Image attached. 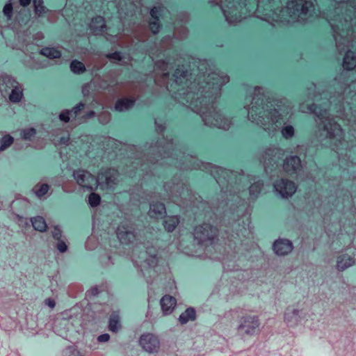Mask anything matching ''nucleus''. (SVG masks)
I'll use <instances>...</instances> for the list:
<instances>
[{
  "label": "nucleus",
  "mask_w": 356,
  "mask_h": 356,
  "mask_svg": "<svg viewBox=\"0 0 356 356\" xmlns=\"http://www.w3.org/2000/svg\"><path fill=\"white\" fill-rule=\"evenodd\" d=\"M7 95L12 103H19L23 97L22 86L19 83L17 86L12 88Z\"/></svg>",
  "instance_id": "obj_27"
},
{
  "label": "nucleus",
  "mask_w": 356,
  "mask_h": 356,
  "mask_svg": "<svg viewBox=\"0 0 356 356\" xmlns=\"http://www.w3.org/2000/svg\"><path fill=\"white\" fill-rule=\"evenodd\" d=\"M72 118L71 116V112L69 109H64L63 110L60 114L58 115V119L65 123H67L70 121V119Z\"/></svg>",
  "instance_id": "obj_41"
},
{
  "label": "nucleus",
  "mask_w": 356,
  "mask_h": 356,
  "mask_svg": "<svg viewBox=\"0 0 356 356\" xmlns=\"http://www.w3.org/2000/svg\"><path fill=\"white\" fill-rule=\"evenodd\" d=\"M162 11L163 7L161 6H154L151 9L150 15L153 20L149 22V29L154 34L159 31L160 24L159 23V16Z\"/></svg>",
  "instance_id": "obj_22"
},
{
  "label": "nucleus",
  "mask_w": 356,
  "mask_h": 356,
  "mask_svg": "<svg viewBox=\"0 0 356 356\" xmlns=\"http://www.w3.org/2000/svg\"><path fill=\"white\" fill-rule=\"evenodd\" d=\"M135 102L134 99H119L115 104V109L119 112L127 111L134 106Z\"/></svg>",
  "instance_id": "obj_25"
},
{
  "label": "nucleus",
  "mask_w": 356,
  "mask_h": 356,
  "mask_svg": "<svg viewBox=\"0 0 356 356\" xmlns=\"http://www.w3.org/2000/svg\"><path fill=\"white\" fill-rule=\"evenodd\" d=\"M73 177L76 183L83 188L94 191L97 188L96 177L84 170H74Z\"/></svg>",
  "instance_id": "obj_12"
},
{
  "label": "nucleus",
  "mask_w": 356,
  "mask_h": 356,
  "mask_svg": "<svg viewBox=\"0 0 356 356\" xmlns=\"http://www.w3.org/2000/svg\"><path fill=\"white\" fill-rule=\"evenodd\" d=\"M179 223V218L177 216H167L163 220V226L168 232H172Z\"/></svg>",
  "instance_id": "obj_28"
},
{
  "label": "nucleus",
  "mask_w": 356,
  "mask_h": 356,
  "mask_svg": "<svg viewBox=\"0 0 356 356\" xmlns=\"http://www.w3.org/2000/svg\"><path fill=\"white\" fill-rule=\"evenodd\" d=\"M19 2L22 6L26 7L31 3V0H19Z\"/></svg>",
  "instance_id": "obj_52"
},
{
  "label": "nucleus",
  "mask_w": 356,
  "mask_h": 356,
  "mask_svg": "<svg viewBox=\"0 0 356 356\" xmlns=\"http://www.w3.org/2000/svg\"><path fill=\"white\" fill-rule=\"evenodd\" d=\"M119 176L115 168L102 169L96 177L97 187L102 190L113 189L119 182Z\"/></svg>",
  "instance_id": "obj_9"
},
{
  "label": "nucleus",
  "mask_w": 356,
  "mask_h": 356,
  "mask_svg": "<svg viewBox=\"0 0 356 356\" xmlns=\"http://www.w3.org/2000/svg\"><path fill=\"white\" fill-rule=\"evenodd\" d=\"M107 58L110 60L115 61H120L122 59L123 56L121 52L115 51L111 54H108Z\"/></svg>",
  "instance_id": "obj_44"
},
{
  "label": "nucleus",
  "mask_w": 356,
  "mask_h": 356,
  "mask_svg": "<svg viewBox=\"0 0 356 356\" xmlns=\"http://www.w3.org/2000/svg\"><path fill=\"white\" fill-rule=\"evenodd\" d=\"M264 0H210L211 3L218 5L223 13L226 21L229 24H236L246 18L257 7V16L271 24L275 22L307 23L311 22L315 14V8L312 0H291L286 7L279 12L270 10L269 13L259 16L258 13L262 8Z\"/></svg>",
  "instance_id": "obj_4"
},
{
  "label": "nucleus",
  "mask_w": 356,
  "mask_h": 356,
  "mask_svg": "<svg viewBox=\"0 0 356 356\" xmlns=\"http://www.w3.org/2000/svg\"><path fill=\"white\" fill-rule=\"evenodd\" d=\"M116 234L120 241L124 244L132 243L136 240L135 228L127 222L121 223L118 226Z\"/></svg>",
  "instance_id": "obj_14"
},
{
  "label": "nucleus",
  "mask_w": 356,
  "mask_h": 356,
  "mask_svg": "<svg viewBox=\"0 0 356 356\" xmlns=\"http://www.w3.org/2000/svg\"><path fill=\"white\" fill-rule=\"evenodd\" d=\"M109 330L113 332H118L121 328V325L120 323V318L117 314H112L109 318V324H108Z\"/></svg>",
  "instance_id": "obj_31"
},
{
  "label": "nucleus",
  "mask_w": 356,
  "mask_h": 356,
  "mask_svg": "<svg viewBox=\"0 0 356 356\" xmlns=\"http://www.w3.org/2000/svg\"><path fill=\"white\" fill-rule=\"evenodd\" d=\"M92 293L93 295H97L98 293V289L97 288H93L91 289Z\"/></svg>",
  "instance_id": "obj_56"
},
{
  "label": "nucleus",
  "mask_w": 356,
  "mask_h": 356,
  "mask_svg": "<svg viewBox=\"0 0 356 356\" xmlns=\"http://www.w3.org/2000/svg\"><path fill=\"white\" fill-rule=\"evenodd\" d=\"M56 241L57 242L56 243L55 246L57 248V250L61 253L65 252L67 250V245L66 244L65 238H63Z\"/></svg>",
  "instance_id": "obj_42"
},
{
  "label": "nucleus",
  "mask_w": 356,
  "mask_h": 356,
  "mask_svg": "<svg viewBox=\"0 0 356 356\" xmlns=\"http://www.w3.org/2000/svg\"><path fill=\"white\" fill-rule=\"evenodd\" d=\"M164 191L166 196L174 202H178L180 197L183 200H191V191L186 183L178 177H174L171 181L165 183Z\"/></svg>",
  "instance_id": "obj_6"
},
{
  "label": "nucleus",
  "mask_w": 356,
  "mask_h": 356,
  "mask_svg": "<svg viewBox=\"0 0 356 356\" xmlns=\"http://www.w3.org/2000/svg\"><path fill=\"white\" fill-rule=\"evenodd\" d=\"M240 213H241V211H239L238 207H237L236 209H234V212H233V213H232V214H233V216H234L233 219H234V220H236V217H237V218H238V217L239 216Z\"/></svg>",
  "instance_id": "obj_54"
},
{
  "label": "nucleus",
  "mask_w": 356,
  "mask_h": 356,
  "mask_svg": "<svg viewBox=\"0 0 356 356\" xmlns=\"http://www.w3.org/2000/svg\"><path fill=\"white\" fill-rule=\"evenodd\" d=\"M19 83L11 75L1 74L0 75V92L3 96H7L10 90L17 86Z\"/></svg>",
  "instance_id": "obj_18"
},
{
  "label": "nucleus",
  "mask_w": 356,
  "mask_h": 356,
  "mask_svg": "<svg viewBox=\"0 0 356 356\" xmlns=\"http://www.w3.org/2000/svg\"><path fill=\"white\" fill-rule=\"evenodd\" d=\"M86 104L83 102H79L76 105H75L71 110V116L72 119H75L78 117L81 112L83 111Z\"/></svg>",
  "instance_id": "obj_38"
},
{
  "label": "nucleus",
  "mask_w": 356,
  "mask_h": 356,
  "mask_svg": "<svg viewBox=\"0 0 356 356\" xmlns=\"http://www.w3.org/2000/svg\"><path fill=\"white\" fill-rule=\"evenodd\" d=\"M40 54L50 59L58 58L61 56V52L54 47H44L40 51Z\"/></svg>",
  "instance_id": "obj_29"
},
{
  "label": "nucleus",
  "mask_w": 356,
  "mask_h": 356,
  "mask_svg": "<svg viewBox=\"0 0 356 356\" xmlns=\"http://www.w3.org/2000/svg\"><path fill=\"white\" fill-rule=\"evenodd\" d=\"M101 197L95 193H91L88 196V204L91 207H96L100 203Z\"/></svg>",
  "instance_id": "obj_39"
},
{
  "label": "nucleus",
  "mask_w": 356,
  "mask_h": 356,
  "mask_svg": "<svg viewBox=\"0 0 356 356\" xmlns=\"http://www.w3.org/2000/svg\"><path fill=\"white\" fill-rule=\"evenodd\" d=\"M199 74L193 81L188 79V72L184 66L176 69L173 76L179 88L175 98L194 113H198L204 125L228 130L233 124L232 118L214 105L220 96L221 88L229 77L206 60L200 61Z\"/></svg>",
  "instance_id": "obj_2"
},
{
  "label": "nucleus",
  "mask_w": 356,
  "mask_h": 356,
  "mask_svg": "<svg viewBox=\"0 0 356 356\" xmlns=\"http://www.w3.org/2000/svg\"><path fill=\"white\" fill-rule=\"evenodd\" d=\"M163 76H168V72H164L163 73Z\"/></svg>",
  "instance_id": "obj_59"
},
{
  "label": "nucleus",
  "mask_w": 356,
  "mask_h": 356,
  "mask_svg": "<svg viewBox=\"0 0 356 356\" xmlns=\"http://www.w3.org/2000/svg\"><path fill=\"white\" fill-rule=\"evenodd\" d=\"M155 124L158 132H162L165 129V126L162 124H159L157 120L155 121Z\"/></svg>",
  "instance_id": "obj_50"
},
{
  "label": "nucleus",
  "mask_w": 356,
  "mask_h": 356,
  "mask_svg": "<svg viewBox=\"0 0 356 356\" xmlns=\"http://www.w3.org/2000/svg\"><path fill=\"white\" fill-rule=\"evenodd\" d=\"M34 12L38 16H41L46 12V8L44 6L43 0H33Z\"/></svg>",
  "instance_id": "obj_37"
},
{
  "label": "nucleus",
  "mask_w": 356,
  "mask_h": 356,
  "mask_svg": "<svg viewBox=\"0 0 356 356\" xmlns=\"http://www.w3.org/2000/svg\"><path fill=\"white\" fill-rule=\"evenodd\" d=\"M158 250L154 246H148L138 253L136 250L133 254V261L140 266L154 267L158 263Z\"/></svg>",
  "instance_id": "obj_10"
},
{
  "label": "nucleus",
  "mask_w": 356,
  "mask_h": 356,
  "mask_svg": "<svg viewBox=\"0 0 356 356\" xmlns=\"http://www.w3.org/2000/svg\"><path fill=\"white\" fill-rule=\"evenodd\" d=\"M142 155L137 158L139 160L135 162L136 165L140 163V168L137 170L141 172L151 171L149 163L154 165H173L181 169H200L203 171L209 172L213 177L219 186L221 192L226 195H232L243 190L245 186L243 183L248 178L236 172L214 165L211 163H204L199 161L196 157L186 154L177 148L172 138L162 137L156 141L147 143L143 148Z\"/></svg>",
  "instance_id": "obj_3"
},
{
  "label": "nucleus",
  "mask_w": 356,
  "mask_h": 356,
  "mask_svg": "<svg viewBox=\"0 0 356 356\" xmlns=\"http://www.w3.org/2000/svg\"><path fill=\"white\" fill-rule=\"evenodd\" d=\"M105 259L108 261H109L111 259V257L110 256H106L105 257ZM104 258H102V262L105 263L106 264V261H104Z\"/></svg>",
  "instance_id": "obj_57"
},
{
  "label": "nucleus",
  "mask_w": 356,
  "mask_h": 356,
  "mask_svg": "<svg viewBox=\"0 0 356 356\" xmlns=\"http://www.w3.org/2000/svg\"><path fill=\"white\" fill-rule=\"evenodd\" d=\"M82 92L84 96H86L88 95L89 93V90L88 89V87L87 86H83V89H82Z\"/></svg>",
  "instance_id": "obj_55"
},
{
  "label": "nucleus",
  "mask_w": 356,
  "mask_h": 356,
  "mask_svg": "<svg viewBox=\"0 0 356 356\" xmlns=\"http://www.w3.org/2000/svg\"><path fill=\"white\" fill-rule=\"evenodd\" d=\"M170 40V36L164 38V41Z\"/></svg>",
  "instance_id": "obj_58"
},
{
  "label": "nucleus",
  "mask_w": 356,
  "mask_h": 356,
  "mask_svg": "<svg viewBox=\"0 0 356 356\" xmlns=\"http://www.w3.org/2000/svg\"><path fill=\"white\" fill-rule=\"evenodd\" d=\"M36 135V130L35 128L24 129L21 131V137L25 140H31Z\"/></svg>",
  "instance_id": "obj_36"
},
{
  "label": "nucleus",
  "mask_w": 356,
  "mask_h": 356,
  "mask_svg": "<svg viewBox=\"0 0 356 356\" xmlns=\"http://www.w3.org/2000/svg\"><path fill=\"white\" fill-rule=\"evenodd\" d=\"M95 115V111H89L88 113H87L84 115V118H85L86 119H90V118H93Z\"/></svg>",
  "instance_id": "obj_53"
},
{
  "label": "nucleus",
  "mask_w": 356,
  "mask_h": 356,
  "mask_svg": "<svg viewBox=\"0 0 356 356\" xmlns=\"http://www.w3.org/2000/svg\"><path fill=\"white\" fill-rule=\"evenodd\" d=\"M70 140V137L67 136H63L61 137L59 140L58 145H67Z\"/></svg>",
  "instance_id": "obj_49"
},
{
  "label": "nucleus",
  "mask_w": 356,
  "mask_h": 356,
  "mask_svg": "<svg viewBox=\"0 0 356 356\" xmlns=\"http://www.w3.org/2000/svg\"><path fill=\"white\" fill-rule=\"evenodd\" d=\"M184 35L186 34V29H184Z\"/></svg>",
  "instance_id": "obj_60"
},
{
  "label": "nucleus",
  "mask_w": 356,
  "mask_h": 356,
  "mask_svg": "<svg viewBox=\"0 0 356 356\" xmlns=\"http://www.w3.org/2000/svg\"><path fill=\"white\" fill-rule=\"evenodd\" d=\"M273 186L277 194L282 198L291 197L297 189L295 183L287 179L277 180L274 183Z\"/></svg>",
  "instance_id": "obj_13"
},
{
  "label": "nucleus",
  "mask_w": 356,
  "mask_h": 356,
  "mask_svg": "<svg viewBox=\"0 0 356 356\" xmlns=\"http://www.w3.org/2000/svg\"><path fill=\"white\" fill-rule=\"evenodd\" d=\"M218 229L209 223L196 226L194 229V239L200 245H209L213 243L218 236Z\"/></svg>",
  "instance_id": "obj_8"
},
{
  "label": "nucleus",
  "mask_w": 356,
  "mask_h": 356,
  "mask_svg": "<svg viewBox=\"0 0 356 356\" xmlns=\"http://www.w3.org/2000/svg\"><path fill=\"white\" fill-rule=\"evenodd\" d=\"M248 92L250 95L245 97L244 106L248 120L269 134L279 129L285 140L292 139L295 129L287 124V116L291 111L289 102L285 99L273 102L268 92L261 87H254Z\"/></svg>",
  "instance_id": "obj_5"
},
{
  "label": "nucleus",
  "mask_w": 356,
  "mask_h": 356,
  "mask_svg": "<svg viewBox=\"0 0 356 356\" xmlns=\"http://www.w3.org/2000/svg\"><path fill=\"white\" fill-rule=\"evenodd\" d=\"M33 228L40 232L46 231L47 225L45 220L41 216H37L31 219Z\"/></svg>",
  "instance_id": "obj_30"
},
{
  "label": "nucleus",
  "mask_w": 356,
  "mask_h": 356,
  "mask_svg": "<svg viewBox=\"0 0 356 356\" xmlns=\"http://www.w3.org/2000/svg\"><path fill=\"white\" fill-rule=\"evenodd\" d=\"M110 339V336L108 334H100L98 337H97V341L98 342H100V343H104V342H107Z\"/></svg>",
  "instance_id": "obj_47"
},
{
  "label": "nucleus",
  "mask_w": 356,
  "mask_h": 356,
  "mask_svg": "<svg viewBox=\"0 0 356 356\" xmlns=\"http://www.w3.org/2000/svg\"><path fill=\"white\" fill-rule=\"evenodd\" d=\"M3 13L8 20H10L13 17V7L10 1L5 4L3 8Z\"/></svg>",
  "instance_id": "obj_40"
},
{
  "label": "nucleus",
  "mask_w": 356,
  "mask_h": 356,
  "mask_svg": "<svg viewBox=\"0 0 356 356\" xmlns=\"http://www.w3.org/2000/svg\"><path fill=\"white\" fill-rule=\"evenodd\" d=\"M14 141L13 137L10 135H6L0 140V152L4 151L9 147Z\"/></svg>",
  "instance_id": "obj_35"
},
{
  "label": "nucleus",
  "mask_w": 356,
  "mask_h": 356,
  "mask_svg": "<svg viewBox=\"0 0 356 356\" xmlns=\"http://www.w3.org/2000/svg\"><path fill=\"white\" fill-rule=\"evenodd\" d=\"M161 307L164 315L170 314L177 303L176 299L171 296H164L161 300Z\"/></svg>",
  "instance_id": "obj_23"
},
{
  "label": "nucleus",
  "mask_w": 356,
  "mask_h": 356,
  "mask_svg": "<svg viewBox=\"0 0 356 356\" xmlns=\"http://www.w3.org/2000/svg\"><path fill=\"white\" fill-rule=\"evenodd\" d=\"M139 343L146 352L156 353L160 347V341L157 336L152 333H145L140 336Z\"/></svg>",
  "instance_id": "obj_15"
},
{
  "label": "nucleus",
  "mask_w": 356,
  "mask_h": 356,
  "mask_svg": "<svg viewBox=\"0 0 356 356\" xmlns=\"http://www.w3.org/2000/svg\"><path fill=\"white\" fill-rule=\"evenodd\" d=\"M284 154V150L275 145L269 146L264 150L261 156V162L267 173H271L278 167Z\"/></svg>",
  "instance_id": "obj_7"
},
{
  "label": "nucleus",
  "mask_w": 356,
  "mask_h": 356,
  "mask_svg": "<svg viewBox=\"0 0 356 356\" xmlns=\"http://www.w3.org/2000/svg\"><path fill=\"white\" fill-rule=\"evenodd\" d=\"M260 323L256 316H245L241 318L237 330L241 334H254L259 330Z\"/></svg>",
  "instance_id": "obj_11"
},
{
  "label": "nucleus",
  "mask_w": 356,
  "mask_h": 356,
  "mask_svg": "<svg viewBox=\"0 0 356 356\" xmlns=\"http://www.w3.org/2000/svg\"><path fill=\"white\" fill-rule=\"evenodd\" d=\"M302 312L298 309H287L284 314V321L289 326H296L301 320Z\"/></svg>",
  "instance_id": "obj_20"
},
{
  "label": "nucleus",
  "mask_w": 356,
  "mask_h": 356,
  "mask_svg": "<svg viewBox=\"0 0 356 356\" xmlns=\"http://www.w3.org/2000/svg\"><path fill=\"white\" fill-rule=\"evenodd\" d=\"M90 29L95 35L102 34L106 29L104 19L101 16L92 18L90 24Z\"/></svg>",
  "instance_id": "obj_21"
},
{
  "label": "nucleus",
  "mask_w": 356,
  "mask_h": 356,
  "mask_svg": "<svg viewBox=\"0 0 356 356\" xmlns=\"http://www.w3.org/2000/svg\"><path fill=\"white\" fill-rule=\"evenodd\" d=\"M195 319L196 312L193 307L187 308L179 317V321L181 325L186 324L188 322L193 321Z\"/></svg>",
  "instance_id": "obj_26"
},
{
  "label": "nucleus",
  "mask_w": 356,
  "mask_h": 356,
  "mask_svg": "<svg viewBox=\"0 0 356 356\" xmlns=\"http://www.w3.org/2000/svg\"><path fill=\"white\" fill-rule=\"evenodd\" d=\"M165 212V207L163 203L152 202L150 204L148 214L151 218H162Z\"/></svg>",
  "instance_id": "obj_24"
},
{
  "label": "nucleus",
  "mask_w": 356,
  "mask_h": 356,
  "mask_svg": "<svg viewBox=\"0 0 356 356\" xmlns=\"http://www.w3.org/2000/svg\"><path fill=\"white\" fill-rule=\"evenodd\" d=\"M339 2L327 21L332 31L336 47L339 53L346 51L343 58V70L332 81L327 92L315 95L318 102L323 97L325 102L308 106L314 113L317 136L320 140H329L333 145L340 161L355 163L356 147L343 140V131L327 109L335 112L338 117L344 118L356 123V52L349 49L356 48V0H334ZM356 163V162H355Z\"/></svg>",
  "instance_id": "obj_1"
},
{
  "label": "nucleus",
  "mask_w": 356,
  "mask_h": 356,
  "mask_svg": "<svg viewBox=\"0 0 356 356\" xmlns=\"http://www.w3.org/2000/svg\"><path fill=\"white\" fill-rule=\"evenodd\" d=\"M273 248L277 255L284 256L291 252L293 245L290 240L279 238L274 242Z\"/></svg>",
  "instance_id": "obj_17"
},
{
  "label": "nucleus",
  "mask_w": 356,
  "mask_h": 356,
  "mask_svg": "<svg viewBox=\"0 0 356 356\" xmlns=\"http://www.w3.org/2000/svg\"><path fill=\"white\" fill-rule=\"evenodd\" d=\"M99 120L100 123H102L103 124H107L110 120L109 114L107 113H102L101 115H99Z\"/></svg>",
  "instance_id": "obj_46"
},
{
  "label": "nucleus",
  "mask_w": 356,
  "mask_h": 356,
  "mask_svg": "<svg viewBox=\"0 0 356 356\" xmlns=\"http://www.w3.org/2000/svg\"><path fill=\"white\" fill-rule=\"evenodd\" d=\"M51 234H52L53 238L56 241H58V240L63 238V235H62V231L59 228L58 226H54V229H53V230L51 232Z\"/></svg>",
  "instance_id": "obj_43"
},
{
  "label": "nucleus",
  "mask_w": 356,
  "mask_h": 356,
  "mask_svg": "<svg viewBox=\"0 0 356 356\" xmlns=\"http://www.w3.org/2000/svg\"><path fill=\"white\" fill-rule=\"evenodd\" d=\"M67 351L69 353H72V355H74V356H81L80 355V353L77 350H76L75 348H74L72 347L67 348Z\"/></svg>",
  "instance_id": "obj_51"
},
{
  "label": "nucleus",
  "mask_w": 356,
  "mask_h": 356,
  "mask_svg": "<svg viewBox=\"0 0 356 356\" xmlns=\"http://www.w3.org/2000/svg\"><path fill=\"white\" fill-rule=\"evenodd\" d=\"M44 303L46 305H47L51 309H53L55 307L56 302L52 298H47L44 300Z\"/></svg>",
  "instance_id": "obj_48"
},
{
  "label": "nucleus",
  "mask_w": 356,
  "mask_h": 356,
  "mask_svg": "<svg viewBox=\"0 0 356 356\" xmlns=\"http://www.w3.org/2000/svg\"><path fill=\"white\" fill-rule=\"evenodd\" d=\"M70 70L73 73L77 74H83L86 70L84 64L76 60H74L71 62Z\"/></svg>",
  "instance_id": "obj_34"
},
{
  "label": "nucleus",
  "mask_w": 356,
  "mask_h": 356,
  "mask_svg": "<svg viewBox=\"0 0 356 356\" xmlns=\"http://www.w3.org/2000/svg\"><path fill=\"white\" fill-rule=\"evenodd\" d=\"M282 168L284 172L290 175H297L302 170V162L298 156H289L283 161Z\"/></svg>",
  "instance_id": "obj_16"
},
{
  "label": "nucleus",
  "mask_w": 356,
  "mask_h": 356,
  "mask_svg": "<svg viewBox=\"0 0 356 356\" xmlns=\"http://www.w3.org/2000/svg\"><path fill=\"white\" fill-rule=\"evenodd\" d=\"M168 67V63L165 62V60H158L156 63V67L157 69H161L163 72L166 71Z\"/></svg>",
  "instance_id": "obj_45"
},
{
  "label": "nucleus",
  "mask_w": 356,
  "mask_h": 356,
  "mask_svg": "<svg viewBox=\"0 0 356 356\" xmlns=\"http://www.w3.org/2000/svg\"><path fill=\"white\" fill-rule=\"evenodd\" d=\"M49 190V186L47 184H38L34 186L33 191L35 195L41 198L45 195Z\"/></svg>",
  "instance_id": "obj_32"
},
{
  "label": "nucleus",
  "mask_w": 356,
  "mask_h": 356,
  "mask_svg": "<svg viewBox=\"0 0 356 356\" xmlns=\"http://www.w3.org/2000/svg\"><path fill=\"white\" fill-rule=\"evenodd\" d=\"M264 186V183L260 179L254 181L249 187L250 195L254 197H257L260 193Z\"/></svg>",
  "instance_id": "obj_33"
},
{
  "label": "nucleus",
  "mask_w": 356,
  "mask_h": 356,
  "mask_svg": "<svg viewBox=\"0 0 356 356\" xmlns=\"http://www.w3.org/2000/svg\"><path fill=\"white\" fill-rule=\"evenodd\" d=\"M355 254L349 255L347 253H343L337 257L336 269L338 271L343 272L355 264Z\"/></svg>",
  "instance_id": "obj_19"
}]
</instances>
